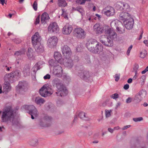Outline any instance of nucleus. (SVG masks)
Wrapping results in <instances>:
<instances>
[{
  "mask_svg": "<svg viewBox=\"0 0 148 148\" xmlns=\"http://www.w3.org/2000/svg\"><path fill=\"white\" fill-rule=\"evenodd\" d=\"M71 56H69L68 58L64 57L63 60L62 61V63L61 64H63L66 67L70 68H71L74 65L73 60L71 58Z\"/></svg>",
  "mask_w": 148,
  "mask_h": 148,
  "instance_id": "4468645a",
  "label": "nucleus"
},
{
  "mask_svg": "<svg viewBox=\"0 0 148 148\" xmlns=\"http://www.w3.org/2000/svg\"><path fill=\"white\" fill-rule=\"evenodd\" d=\"M68 90L67 89L66 87L63 90H62L61 91L58 92H56V94L58 96H59L61 97L66 96L68 93Z\"/></svg>",
  "mask_w": 148,
  "mask_h": 148,
  "instance_id": "bb28decb",
  "label": "nucleus"
},
{
  "mask_svg": "<svg viewBox=\"0 0 148 148\" xmlns=\"http://www.w3.org/2000/svg\"><path fill=\"white\" fill-rule=\"evenodd\" d=\"M62 13L61 14L62 17H64V18L68 19V17L67 14L65 12L64 9H62Z\"/></svg>",
  "mask_w": 148,
  "mask_h": 148,
  "instance_id": "09e8293b",
  "label": "nucleus"
},
{
  "mask_svg": "<svg viewBox=\"0 0 148 148\" xmlns=\"http://www.w3.org/2000/svg\"><path fill=\"white\" fill-rule=\"evenodd\" d=\"M93 28L96 34H101L104 32L103 27H102L99 23L96 24L94 25Z\"/></svg>",
  "mask_w": 148,
  "mask_h": 148,
  "instance_id": "4be33fe9",
  "label": "nucleus"
},
{
  "mask_svg": "<svg viewBox=\"0 0 148 148\" xmlns=\"http://www.w3.org/2000/svg\"><path fill=\"white\" fill-rule=\"evenodd\" d=\"M111 111H112L111 110H106L105 114L106 117H109L111 116Z\"/></svg>",
  "mask_w": 148,
  "mask_h": 148,
  "instance_id": "603ef678",
  "label": "nucleus"
},
{
  "mask_svg": "<svg viewBox=\"0 0 148 148\" xmlns=\"http://www.w3.org/2000/svg\"><path fill=\"white\" fill-rule=\"evenodd\" d=\"M78 76L81 79L87 82L90 79L91 73L88 71L84 70L78 72Z\"/></svg>",
  "mask_w": 148,
  "mask_h": 148,
  "instance_id": "6e6552de",
  "label": "nucleus"
},
{
  "mask_svg": "<svg viewBox=\"0 0 148 148\" xmlns=\"http://www.w3.org/2000/svg\"><path fill=\"white\" fill-rule=\"evenodd\" d=\"M27 86V84L25 82H19L17 88L19 93L22 94L26 91L28 89Z\"/></svg>",
  "mask_w": 148,
  "mask_h": 148,
  "instance_id": "ddd939ff",
  "label": "nucleus"
},
{
  "mask_svg": "<svg viewBox=\"0 0 148 148\" xmlns=\"http://www.w3.org/2000/svg\"><path fill=\"white\" fill-rule=\"evenodd\" d=\"M72 9L73 10L77 11L79 12L81 14L82 16H83L85 14L84 10L83 8L80 6H79L76 8L73 7Z\"/></svg>",
  "mask_w": 148,
  "mask_h": 148,
  "instance_id": "c85d7f7f",
  "label": "nucleus"
},
{
  "mask_svg": "<svg viewBox=\"0 0 148 148\" xmlns=\"http://www.w3.org/2000/svg\"><path fill=\"white\" fill-rule=\"evenodd\" d=\"M53 74L57 77H61L63 74V69L62 66L58 64L53 68Z\"/></svg>",
  "mask_w": 148,
  "mask_h": 148,
  "instance_id": "2eb2a0df",
  "label": "nucleus"
},
{
  "mask_svg": "<svg viewBox=\"0 0 148 148\" xmlns=\"http://www.w3.org/2000/svg\"><path fill=\"white\" fill-rule=\"evenodd\" d=\"M46 88V87L45 86H43L39 90V93L40 95L42 97H46L48 95V94L47 92H45V89Z\"/></svg>",
  "mask_w": 148,
  "mask_h": 148,
  "instance_id": "c756f323",
  "label": "nucleus"
},
{
  "mask_svg": "<svg viewBox=\"0 0 148 148\" xmlns=\"http://www.w3.org/2000/svg\"><path fill=\"white\" fill-rule=\"evenodd\" d=\"M103 28V32H104L105 34L108 35L110 39H114L116 38L117 35L116 33L112 31L108 26H104Z\"/></svg>",
  "mask_w": 148,
  "mask_h": 148,
  "instance_id": "1a4fd4ad",
  "label": "nucleus"
},
{
  "mask_svg": "<svg viewBox=\"0 0 148 148\" xmlns=\"http://www.w3.org/2000/svg\"><path fill=\"white\" fill-rule=\"evenodd\" d=\"M84 58L85 60H84L85 62L87 64H89L91 63V61L90 60V57L89 55L87 54H86L84 55Z\"/></svg>",
  "mask_w": 148,
  "mask_h": 148,
  "instance_id": "c03bdc74",
  "label": "nucleus"
},
{
  "mask_svg": "<svg viewBox=\"0 0 148 148\" xmlns=\"http://www.w3.org/2000/svg\"><path fill=\"white\" fill-rule=\"evenodd\" d=\"M96 47V49H93L91 51L93 53H97L99 54L102 52L103 49V47L101 44L99 42L97 43V44L95 46Z\"/></svg>",
  "mask_w": 148,
  "mask_h": 148,
  "instance_id": "aec40b11",
  "label": "nucleus"
},
{
  "mask_svg": "<svg viewBox=\"0 0 148 148\" xmlns=\"http://www.w3.org/2000/svg\"><path fill=\"white\" fill-rule=\"evenodd\" d=\"M49 17L47 13L46 12L43 13L41 16V23L43 24H45L46 23L47 20L49 18Z\"/></svg>",
  "mask_w": 148,
  "mask_h": 148,
  "instance_id": "a878e982",
  "label": "nucleus"
},
{
  "mask_svg": "<svg viewBox=\"0 0 148 148\" xmlns=\"http://www.w3.org/2000/svg\"><path fill=\"white\" fill-rule=\"evenodd\" d=\"M58 42V39L56 36H52L49 38L47 41V44L51 48H54L56 46Z\"/></svg>",
  "mask_w": 148,
  "mask_h": 148,
  "instance_id": "dca6fc26",
  "label": "nucleus"
},
{
  "mask_svg": "<svg viewBox=\"0 0 148 148\" xmlns=\"http://www.w3.org/2000/svg\"><path fill=\"white\" fill-rule=\"evenodd\" d=\"M56 87L57 89V92H60V91H61L62 90H63L64 89L66 88V87L63 84L61 83V82Z\"/></svg>",
  "mask_w": 148,
  "mask_h": 148,
  "instance_id": "ea45409f",
  "label": "nucleus"
},
{
  "mask_svg": "<svg viewBox=\"0 0 148 148\" xmlns=\"http://www.w3.org/2000/svg\"><path fill=\"white\" fill-rule=\"evenodd\" d=\"M100 41L105 46L112 47L114 45L112 40L109 38H107L106 40H100Z\"/></svg>",
  "mask_w": 148,
  "mask_h": 148,
  "instance_id": "5701e85b",
  "label": "nucleus"
},
{
  "mask_svg": "<svg viewBox=\"0 0 148 148\" xmlns=\"http://www.w3.org/2000/svg\"><path fill=\"white\" fill-rule=\"evenodd\" d=\"M139 67V66L138 64L136 63L134 65V67L133 68V72H134L136 74H137V70Z\"/></svg>",
  "mask_w": 148,
  "mask_h": 148,
  "instance_id": "49530a36",
  "label": "nucleus"
},
{
  "mask_svg": "<svg viewBox=\"0 0 148 148\" xmlns=\"http://www.w3.org/2000/svg\"><path fill=\"white\" fill-rule=\"evenodd\" d=\"M129 88V85L128 84L124 85L123 86V88L125 90H127Z\"/></svg>",
  "mask_w": 148,
  "mask_h": 148,
  "instance_id": "69168bd1",
  "label": "nucleus"
},
{
  "mask_svg": "<svg viewBox=\"0 0 148 148\" xmlns=\"http://www.w3.org/2000/svg\"><path fill=\"white\" fill-rule=\"evenodd\" d=\"M147 92L143 90H140L137 94L133 98V102L135 103H138L142 99L146 96Z\"/></svg>",
  "mask_w": 148,
  "mask_h": 148,
  "instance_id": "0eeeda50",
  "label": "nucleus"
},
{
  "mask_svg": "<svg viewBox=\"0 0 148 148\" xmlns=\"http://www.w3.org/2000/svg\"><path fill=\"white\" fill-rule=\"evenodd\" d=\"M46 87L45 92H47V93L51 95L53 93V89L52 88V86L51 85H48V84H45L43 85Z\"/></svg>",
  "mask_w": 148,
  "mask_h": 148,
  "instance_id": "cd10ccee",
  "label": "nucleus"
},
{
  "mask_svg": "<svg viewBox=\"0 0 148 148\" xmlns=\"http://www.w3.org/2000/svg\"><path fill=\"white\" fill-rule=\"evenodd\" d=\"M143 118L142 117H139L137 118H134L133 119V120L135 122L140 121L143 120Z\"/></svg>",
  "mask_w": 148,
  "mask_h": 148,
  "instance_id": "8fccbe9b",
  "label": "nucleus"
},
{
  "mask_svg": "<svg viewBox=\"0 0 148 148\" xmlns=\"http://www.w3.org/2000/svg\"><path fill=\"white\" fill-rule=\"evenodd\" d=\"M123 5L122 10L125 11V12H130L131 10V9L129 4L123 2Z\"/></svg>",
  "mask_w": 148,
  "mask_h": 148,
  "instance_id": "72a5a7b5",
  "label": "nucleus"
},
{
  "mask_svg": "<svg viewBox=\"0 0 148 148\" xmlns=\"http://www.w3.org/2000/svg\"><path fill=\"white\" fill-rule=\"evenodd\" d=\"M61 82L59 79L58 78H55L52 81V85L54 87H56Z\"/></svg>",
  "mask_w": 148,
  "mask_h": 148,
  "instance_id": "4c0bfd02",
  "label": "nucleus"
},
{
  "mask_svg": "<svg viewBox=\"0 0 148 148\" xmlns=\"http://www.w3.org/2000/svg\"><path fill=\"white\" fill-rule=\"evenodd\" d=\"M140 140L139 138H136L134 144L131 146V148H146L145 146H143L140 144Z\"/></svg>",
  "mask_w": 148,
  "mask_h": 148,
  "instance_id": "393cba45",
  "label": "nucleus"
},
{
  "mask_svg": "<svg viewBox=\"0 0 148 148\" xmlns=\"http://www.w3.org/2000/svg\"><path fill=\"white\" fill-rule=\"evenodd\" d=\"M78 116L81 119L86 120H87L88 118L86 116L85 113L83 112H80L78 114Z\"/></svg>",
  "mask_w": 148,
  "mask_h": 148,
  "instance_id": "a19ab883",
  "label": "nucleus"
},
{
  "mask_svg": "<svg viewBox=\"0 0 148 148\" xmlns=\"http://www.w3.org/2000/svg\"><path fill=\"white\" fill-rule=\"evenodd\" d=\"M128 12H123L120 14L119 18L120 20L123 21L124 23H125L126 20L131 18Z\"/></svg>",
  "mask_w": 148,
  "mask_h": 148,
  "instance_id": "a211bd4d",
  "label": "nucleus"
},
{
  "mask_svg": "<svg viewBox=\"0 0 148 148\" xmlns=\"http://www.w3.org/2000/svg\"><path fill=\"white\" fill-rule=\"evenodd\" d=\"M5 81V88L6 89H9V88L10 87V83H11L8 80Z\"/></svg>",
  "mask_w": 148,
  "mask_h": 148,
  "instance_id": "de8ad7c7",
  "label": "nucleus"
},
{
  "mask_svg": "<svg viewBox=\"0 0 148 148\" xmlns=\"http://www.w3.org/2000/svg\"><path fill=\"white\" fill-rule=\"evenodd\" d=\"M145 56V55L144 53H143V52H141L140 53V58H144Z\"/></svg>",
  "mask_w": 148,
  "mask_h": 148,
  "instance_id": "338daca9",
  "label": "nucleus"
},
{
  "mask_svg": "<svg viewBox=\"0 0 148 148\" xmlns=\"http://www.w3.org/2000/svg\"><path fill=\"white\" fill-rule=\"evenodd\" d=\"M49 33L56 34L58 32L59 28L56 23L54 22L51 23L48 27Z\"/></svg>",
  "mask_w": 148,
  "mask_h": 148,
  "instance_id": "9d476101",
  "label": "nucleus"
},
{
  "mask_svg": "<svg viewBox=\"0 0 148 148\" xmlns=\"http://www.w3.org/2000/svg\"><path fill=\"white\" fill-rule=\"evenodd\" d=\"M58 5L60 7H64L67 5V3L65 0H58Z\"/></svg>",
  "mask_w": 148,
  "mask_h": 148,
  "instance_id": "c9c22d12",
  "label": "nucleus"
},
{
  "mask_svg": "<svg viewBox=\"0 0 148 148\" xmlns=\"http://www.w3.org/2000/svg\"><path fill=\"white\" fill-rule=\"evenodd\" d=\"M54 58L57 61V62L59 63L60 64L61 63H62V61L64 60V58H62L61 54L58 52H54Z\"/></svg>",
  "mask_w": 148,
  "mask_h": 148,
  "instance_id": "b1692460",
  "label": "nucleus"
},
{
  "mask_svg": "<svg viewBox=\"0 0 148 148\" xmlns=\"http://www.w3.org/2000/svg\"><path fill=\"white\" fill-rule=\"evenodd\" d=\"M32 42L33 47L38 53H43L44 51V47L41 44V37L38 32H36L31 38Z\"/></svg>",
  "mask_w": 148,
  "mask_h": 148,
  "instance_id": "f03ea898",
  "label": "nucleus"
},
{
  "mask_svg": "<svg viewBox=\"0 0 148 148\" xmlns=\"http://www.w3.org/2000/svg\"><path fill=\"white\" fill-rule=\"evenodd\" d=\"M123 2L121 1L117 2L115 6L116 9L117 10L122 11L123 8Z\"/></svg>",
  "mask_w": 148,
  "mask_h": 148,
  "instance_id": "2f4dec72",
  "label": "nucleus"
},
{
  "mask_svg": "<svg viewBox=\"0 0 148 148\" xmlns=\"http://www.w3.org/2000/svg\"><path fill=\"white\" fill-rule=\"evenodd\" d=\"M62 54L64 57L68 58L71 56L72 52L69 47L67 45H64L61 47Z\"/></svg>",
  "mask_w": 148,
  "mask_h": 148,
  "instance_id": "f3484780",
  "label": "nucleus"
},
{
  "mask_svg": "<svg viewBox=\"0 0 148 148\" xmlns=\"http://www.w3.org/2000/svg\"><path fill=\"white\" fill-rule=\"evenodd\" d=\"M132 47H133L132 45H131L128 48V49L127 51V54L128 56H129V53H130V50L132 48Z\"/></svg>",
  "mask_w": 148,
  "mask_h": 148,
  "instance_id": "bf43d9fd",
  "label": "nucleus"
},
{
  "mask_svg": "<svg viewBox=\"0 0 148 148\" xmlns=\"http://www.w3.org/2000/svg\"><path fill=\"white\" fill-rule=\"evenodd\" d=\"M125 28L127 29L130 30L132 29L134 26V20L133 18L131 17L128 20H126L125 23Z\"/></svg>",
  "mask_w": 148,
  "mask_h": 148,
  "instance_id": "6ab92c4d",
  "label": "nucleus"
},
{
  "mask_svg": "<svg viewBox=\"0 0 148 148\" xmlns=\"http://www.w3.org/2000/svg\"><path fill=\"white\" fill-rule=\"evenodd\" d=\"M35 101L37 104H39L40 103H43L45 102V100L40 97H37L35 98Z\"/></svg>",
  "mask_w": 148,
  "mask_h": 148,
  "instance_id": "473e14b6",
  "label": "nucleus"
},
{
  "mask_svg": "<svg viewBox=\"0 0 148 148\" xmlns=\"http://www.w3.org/2000/svg\"><path fill=\"white\" fill-rule=\"evenodd\" d=\"M38 140L36 138L32 139L30 140L29 144L32 146H35L38 144Z\"/></svg>",
  "mask_w": 148,
  "mask_h": 148,
  "instance_id": "37998d69",
  "label": "nucleus"
},
{
  "mask_svg": "<svg viewBox=\"0 0 148 148\" xmlns=\"http://www.w3.org/2000/svg\"><path fill=\"white\" fill-rule=\"evenodd\" d=\"M40 65L39 64V62H38L33 67L32 70L34 74H35L36 71L40 69Z\"/></svg>",
  "mask_w": 148,
  "mask_h": 148,
  "instance_id": "e433bc0d",
  "label": "nucleus"
},
{
  "mask_svg": "<svg viewBox=\"0 0 148 148\" xmlns=\"http://www.w3.org/2000/svg\"><path fill=\"white\" fill-rule=\"evenodd\" d=\"M25 52V49L22 48L20 50L16 51L14 53V55L17 56H18L24 54Z\"/></svg>",
  "mask_w": 148,
  "mask_h": 148,
  "instance_id": "f704fd0d",
  "label": "nucleus"
},
{
  "mask_svg": "<svg viewBox=\"0 0 148 148\" xmlns=\"http://www.w3.org/2000/svg\"><path fill=\"white\" fill-rule=\"evenodd\" d=\"M148 71V66L146 68L141 72V73L142 74H145L146 72Z\"/></svg>",
  "mask_w": 148,
  "mask_h": 148,
  "instance_id": "0e129e2a",
  "label": "nucleus"
},
{
  "mask_svg": "<svg viewBox=\"0 0 148 148\" xmlns=\"http://www.w3.org/2000/svg\"><path fill=\"white\" fill-rule=\"evenodd\" d=\"M123 29L120 27H116L117 31L120 34H123L125 32V28L123 26Z\"/></svg>",
  "mask_w": 148,
  "mask_h": 148,
  "instance_id": "a18cd8bd",
  "label": "nucleus"
},
{
  "mask_svg": "<svg viewBox=\"0 0 148 148\" xmlns=\"http://www.w3.org/2000/svg\"><path fill=\"white\" fill-rule=\"evenodd\" d=\"M50 78L51 76L48 74H46L43 77L44 79L45 80L49 79Z\"/></svg>",
  "mask_w": 148,
  "mask_h": 148,
  "instance_id": "4d7b16f0",
  "label": "nucleus"
},
{
  "mask_svg": "<svg viewBox=\"0 0 148 148\" xmlns=\"http://www.w3.org/2000/svg\"><path fill=\"white\" fill-rule=\"evenodd\" d=\"M83 0H77L76 1V2L77 4L78 5H82L84 4L85 3H82V1Z\"/></svg>",
  "mask_w": 148,
  "mask_h": 148,
  "instance_id": "680f3d73",
  "label": "nucleus"
},
{
  "mask_svg": "<svg viewBox=\"0 0 148 148\" xmlns=\"http://www.w3.org/2000/svg\"><path fill=\"white\" fill-rule=\"evenodd\" d=\"M143 30L142 29L140 31V35L139 36V37L138 38V40H140L142 38L143 34Z\"/></svg>",
  "mask_w": 148,
  "mask_h": 148,
  "instance_id": "774afa93",
  "label": "nucleus"
},
{
  "mask_svg": "<svg viewBox=\"0 0 148 148\" xmlns=\"http://www.w3.org/2000/svg\"><path fill=\"white\" fill-rule=\"evenodd\" d=\"M14 110L11 106L6 107L3 110L2 115L1 117L2 121L3 122H11L12 126H19L20 125L19 121L14 118Z\"/></svg>",
  "mask_w": 148,
  "mask_h": 148,
  "instance_id": "f257e3e1",
  "label": "nucleus"
},
{
  "mask_svg": "<svg viewBox=\"0 0 148 148\" xmlns=\"http://www.w3.org/2000/svg\"><path fill=\"white\" fill-rule=\"evenodd\" d=\"M98 42L95 39H89L86 43V47L88 50L91 52L92 50L93 49L94 46H95L97 44V43Z\"/></svg>",
  "mask_w": 148,
  "mask_h": 148,
  "instance_id": "f8f14e48",
  "label": "nucleus"
},
{
  "mask_svg": "<svg viewBox=\"0 0 148 148\" xmlns=\"http://www.w3.org/2000/svg\"><path fill=\"white\" fill-rule=\"evenodd\" d=\"M73 36L80 39H84L86 37V33L84 30L81 27L76 28L73 31Z\"/></svg>",
  "mask_w": 148,
  "mask_h": 148,
  "instance_id": "423d86ee",
  "label": "nucleus"
},
{
  "mask_svg": "<svg viewBox=\"0 0 148 148\" xmlns=\"http://www.w3.org/2000/svg\"><path fill=\"white\" fill-rule=\"evenodd\" d=\"M14 42L16 44H18L20 43L21 42V41L19 39H15L14 40Z\"/></svg>",
  "mask_w": 148,
  "mask_h": 148,
  "instance_id": "e2e57ef3",
  "label": "nucleus"
},
{
  "mask_svg": "<svg viewBox=\"0 0 148 148\" xmlns=\"http://www.w3.org/2000/svg\"><path fill=\"white\" fill-rule=\"evenodd\" d=\"M73 28L72 26L66 25L63 27L62 32L64 34H69L72 32Z\"/></svg>",
  "mask_w": 148,
  "mask_h": 148,
  "instance_id": "412c9836",
  "label": "nucleus"
},
{
  "mask_svg": "<svg viewBox=\"0 0 148 148\" xmlns=\"http://www.w3.org/2000/svg\"><path fill=\"white\" fill-rule=\"evenodd\" d=\"M52 118L51 116L47 115H44L43 117H41L39 119L40 125L43 127H48L51 125Z\"/></svg>",
  "mask_w": 148,
  "mask_h": 148,
  "instance_id": "39448f33",
  "label": "nucleus"
},
{
  "mask_svg": "<svg viewBox=\"0 0 148 148\" xmlns=\"http://www.w3.org/2000/svg\"><path fill=\"white\" fill-rule=\"evenodd\" d=\"M120 74H116L115 75V76L114 77L115 78V80L116 82H118L119 79H120Z\"/></svg>",
  "mask_w": 148,
  "mask_h": 148,
  "instance_id": "052dcab7",
  "label": "nucleus"
},
{
  "mask_svg": "<svg viewBox=\"0 0 148 148\" xmlns=\"http://www.w3.org/2000/svg\"><path fill=\"white\" fill-rule=\"evenodd\" d=\"M27 56L28 58H30L33 57L34 55L33 50L31 48H29L28 49V51L27 53Z\"/></svg>",
  "mask_w": 148,
  "mask_h": 148,
  "instance_id": "79ce46f5",
  "label": "nucleus"
},
{
  "mask_svg": "<svg viewBox=\"0 0 148 148\" xmlns=\"http://www.w3.org/2000/svg\"><path fill=\"white\" fill-rule=\"evenodd\" d=\"M21 75V71L19 70H16L5 75L4 77V79L5 81L8 80L11 83H13L14 81L20 78Z\"/></svg>",
  "mask_w": 148,
  "mask_h": 148,
  "instance_id": "7ed1b4c3",
  "label": "nucleus"
},
{
  "mask_svg": "<svg viewBox=\"0 0 148 148\" xmlns=\"http://www.w3.org/2000/svg\"><path fill=\"white\" fill-rule=\"evenodd\" d=\"M49 65L51 66H53L57 65V61L53 59H51L49 61Z\"/></svg>",
  "mask_w": 148,
  "mask_h": 148,
  "instance_id": "58836bf2",
  "label": "nucleus"
},
{
  "mask_svg": "<svg viewBox=\"0 0 148 148\" xmlns=\"http://www.w3.org/2000/svg\"><path fill=\"white\" fill-rule=\"evenodd\" d=\"M32 7L34 10L35 11L37 10V1H35L34 2V3L32 5Z\"/></svg>",
  "mask_w": 148,
  "mask_h": 148,
  "instance_id": "3c124183",
  "label": "nucleus"
},
{
  "mask_svg": "<svg viewBox=\"0 0 148 148\" xmlns=\"http://www.w3.org/2000/svg\"><path fill=\"white\" fill-rule=\"evenodd\" d=\"M64 80H66L69 82L71 80L70 77L66 75L64 76Z\"/></svg>",
  "mask_w": 148,
  "mask_h": 148,
  "instance_id": "13d9d810",
  "label": "nucleus"
},
{
  "mask_svg": "<svg viewBox=\"0 0 148 148\" xmlns=\"http://www.w3.org/2000/svg\"><path fill=\"white\" fill-rule=\"evenodd\" d=\"M133 97L131 98L130 97H129L126 100V102L127 103H130L132 101L133 102Z\"/></svg>",
  "mask_w": 148,
  "mask_h": 148,
  "instance_id": "5fc2aeb1",
  "label": "nucleus"
},
{
  "mask_svg": "<svg viewBox=\"0 0 148 148\" xmlns=\"http://www.w3.org/2000/svg\"><path fill=\"white\" fill-rule=\"evenodd\" d=\"M40 14H39L37 16V17H36L35 22V25H37L40 22Z\"/></svg>",
  "mask_w": 148,
  "mask_h": 148,
  "instance_id": "864d4df0",
  "label": "nucleus"
},
{
  "mask_svg": "<svg viewBox=\"0 0 148 148\" xmlns=\"http://www.w3.org/2000/svg\"><path fill=\"white\" fill-rule=\"evenodd\" d=\"M119 97V96L118 94L117 93H115L112 95V98H113L114 99H116Z\"/></svg>",
  "mask_w": 148,
  "mask_h": 148,
  "instance_id": "6e6d98bb",
  "label": "nucleus"
},
{
  "mask_svg": "<svg viewBox=\"0 0 148 148\" xmlns=\"http://www.w3.org/2000/svg\"><path fill=\"white\" fill-rule=\"evenodd\" d=\"M23 72L26 75H29L30 73V69L29 64H26L24 66Z\"/></svg>",
  "mask_w": 148,
  "mask_h": 148,
  "instance_id": "7c9ffc66",
  "label": "nucleus"
},
{
  "mask_svg": "<svg viewBox=\"0 0 148 148\" xmlns=\"http://www.w3.org/2000/svg\"><path fill=\"white\" fill-rule=\"evenodd\" d=\"M23 107L27 111V112L31 115L32 119H34L35 117H37L38 116L37 110L34 105H25Z\"/></svg>",
  "mask_w": 148,
  "mask_h": 148,
  "instance_id": "20e7f679",
  "label": "nucleus"
},
{
  "mask_svg": "<svg viewBox=\"0 0 148 148\" xmlns=\"http://www.w3.org/2000/svg\"><path fill=\"white\" fill-rule=\"evenodd\" d=\"M102 12L107 16H113L115 14L114 8L111 6H107L102 11Z\"/></svg>",
  "mask_w": 148,
  "mask_h": 148,
  "instance_id": "9b49d317",
  "label": "nucleus"
}]
</instances>
